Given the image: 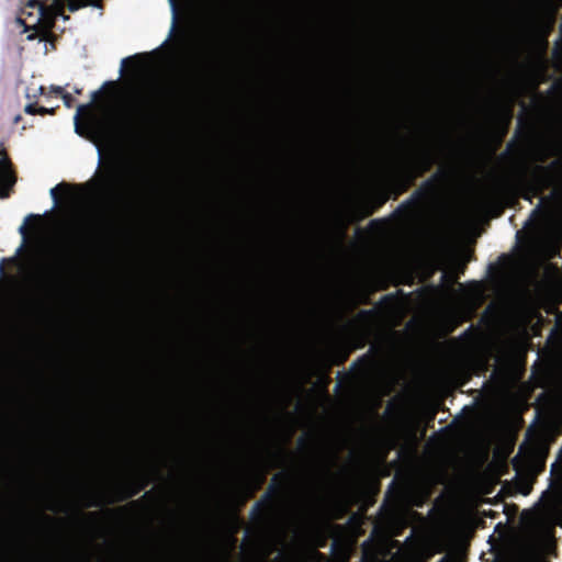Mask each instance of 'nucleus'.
I'll use <instances>...</instances> for the list:
<instances>
[{"mask_svg": "<svg viewBox=\"0 0 562 562\" xmlns=\"http://www.w3.org/2000/svg\"><path fill=\"white\" fill-rule=\"evenodd\" d=\"M562 191L559 187L540 194L538 205L525 223L529 234L530 256L540 262L561 257L562 247Z\"/></svg>", "mask_w": 562, "mask_h": 562, "instance_id": "f257e3e1", "label": "nucleus"}, {"mask_svg": "<svg viewBox=\"0 0 562 562\" xmlns=\"http://www.w3.org/2000/svg\"><path fill=\"white\" fill-rule=\"evenodd\" d=\"M554 529H495L498 538H508L513 562H544L553 549Z\"/></svg>", "mask_w": 562, "mask_h": 562, "instance_id": "f03ea898", "label": "nucleus"}, {"mask_svg": "<svg viewBox=\"0 0 562 562\" xmlns=\"http://www.w3.org/2000/svg\"><path fill=\"white\" fill-rule=\"evenodd\" d=\"M90 104H80L77 108L74 116L75 132L95 145L101 160L100 143L104 140L111 133L112 120L110 116L105 117H89L86 124L80 122V117L85 112H90Z\"/></svg>", "mask_w": 562, "mask_h": 562, "instance_id": "7ed1b4c3", "label": "nucleus"}, {"mask_svg": "<svg viewBox=\"0 0 562 562\" xmlns=\"http://www.w3.org/2000/svg\"><path fill=\"white\" fill-rule=\"evenodd\" d=\"M536 519L537 524L522 527H562V492L546 491L539 501ZM494 527H508L502 521Z\"/></svg>", "mask_w": 562, "mask_h": 562, "instance_id": "20e7f679", "label": "nucleus"}, {"mask_svg": "<svg viewBox=\"0 0 562 562\" xmlns=\"http://www.w3.org/2000/svg\"><path fill=\"white\" fill-rule=\"evenodd\" d=\"M68 1V8L70 11H77L80 8L83 7H95V8H102L100 0H67ZM66 0H31L29 2V7L34 8L37 10V22L45 19L46 14L48 13L49 5L52 7V13L55 15H59L60 11L63 10L65 5Z\"/></svg>", "mask_w": 562, "mask_h": 562, "instance_id": "39448f33", "label": "nucleus"}, {"mask_svg": "<svg viewBox=\"0 0 562 562\" xmlns=\"http://www.w3.org/2000/svg\"><path fill=\"white\" fill-rule=\"evenodd\" d=\"M117 527H250L249 525H117ZM252 527H358L349 524L333 525H254Z\"/></svg>", "mask_w": 562, "mask_h": 562, "instance_id": "423d86ee", "label": "nucleus"}, {"mask_svg": "<svg viewBox=\"0 0 562 562\" xmlns=\"http://www.w3.org/2000/svg\"><path fill=\"white\" fill-rule=\"evenodd\" d=\"M15 182V176L12 170L11 162L7 158L0 159V196L4 198L8 194L5 190L10 189Z\"/></svg>", "mask_w": 562, "mask_h": 562, "instance_id": "0eeeda50", "label": "nucleus"}, {"mask_svg": "<svg viewBox=\"0 0 562 562\" xmlns=\"http://www.w3.org/2000/svg\"><path fill=\"white\" fill-rule=\"evenodd\" d=\"M64 270L65 265L61 261L56 262L47 269L44 278V285L46 290H50L59 282L64 274Z\"/></svg>", "mask_w": 562, "mask_h": 562, "instance_id": "6e6552de", "label": "nucleus"}, {"mask_svg": "<svg viewBox=\"0 0 562 562\" xmlns=\"http://www.w3.org/2000/svg\"><path fill=\"white\" fill-rule=\"evenodd\" d=\"M33 217H35V215H33V214L27 215L25 217L23 224L19 227V233L22 236V243L16 250L18 255L24 250V248L27 244V224H29V221Z\"/></svg>", "mask_w": 562, "mask_h": 562, "instance_id": "1a4fd4ad", "label": "nucleus"}, {"mask_svg": "<svg viewBox=\"0 0 562 562\" xmlns=\"http://www.w3.org/2000/svg\"><path fill=\"white\" fill-rule=\"evenodd\" d=\"M552 473L555 474L557 480H559L562 475V446L558 448L555 452V461L552 464L551 469Z\"/></svg>", "mask_w": 562, "mask_h": 562, "instance_id": "9d476101", "label": "nucleus"}, {"mask_svg": "<svg viewBox=\"0 0 562 562\" xmlns=\"http://www.w3.org/2000/svg\"><path fill=\"white\" fill-rule=\"evenodd\" d=\"M146 58H147V54L146 53L145 54H136L134 56L123 58L122 61H121V67H120V75L123 76V74L125 71L126 64L128 61L137 60V59H146Z\"/></svg>", "mask_w": 562, "mask_h": 562, "instance_id": "9b49d317", "label": "nucleus"}, {"mask_svg": "<svg viewBox=\"0 0 562 562\" xmlns=\"http://www.w3.org/2000/svg\"><path fill=\"white\" fill-rule=\"evenodd\" d=\"M25 112L27 114H36V113H40V114H45V113H52L53 110H48L46 108H37L36 104H33V103H30L25 106Z\"/></svg>", "mask_w": 562, "mask_h": 562, "instance_id": "f8f14e48", "label": "nucleus"}, {"mask_svg": "<svg viewBox=\"0 0 562 562\" xmlns=\"http://www.w3.org/2000/svg\"><path fill=\"white\" fill-rule=\"evenodd\" d=\"M372 527H408L407 525H378L374 524ZM418 527H468L467 525H419Z\"/></svg>", "mask_w": 562, "mask_h": 562, "instance_id": "ddd939ff", "label": "nucleus"}, {"mask_svg": "<svg viewBox=\"0 0 562 562\" xmlns=\"http://www.w3.org/2000/svg\"><path fill=\"white\" fill-rule=\"evenodd\" d=\"M55 92L61 95L64 103L67 108L72 106L74 98L71 97L70 93H65L61 87L55 88Z\"/></svg>", "mask_w": 562, "mask_h": 562, "instance_id": "4468645a", "label": "nucleus"}, {"mask_svg": "<svg viewBox=\"0 0 562 562\" xmlns=\"http://www.w3.org/2000/svg\"><path fill=\"white\" fill-rule=\"evenodd\" d=\"M561 52H562V23L558 27V35L555 38L554 53H555L557 58H559Z\"/></svg>", "mask_w": 562, "mask_h": 562, "instance_id": "2eb2a0df", "label": "nucleus"}, {"mask_svg": "<svg viewBox=\"0 0 562 562\" xmlns=\"http://www.w3.org/2000/svg\"><path fill=\"white\" fill-rule=\"evenodd\" d=\"M115 86V82L113 81H106L103 83L102 88L100 90H95V91H92L91 92V102H94L99 99L101 92H102V89L106 88V87H114Z\"/></svg>", "mask_w": 562, "mask_h": 562, "instance_id": "dca6fc26", "label": "nucleus"}, {"mask_svg": "<svg viewBox=\"0 0 562 562\" xmlns=\"http://www.w3.org/2000/svg\"><path fill=\"white\" fill-rule=\"evenodd\" d=\"M170 2V5H171V10H172V25H171V30H170V35L173 33L175 31V27H176V23H177V4H176V0H169Z\"/></svg>", "mask_w": 562, "mask_h": 562, "instance_id": "f3484780", "label": "nucleus"}, {"mask_svg": "<svg viewBox=\"0 0 562 562\" xmlns=\"http://www.w3.org/2000/svg\"><path fill=\"white\" fill-rule=\"evenodd\" d=\"M58 189H59V186L54 187V188L50 189V196H52V200L54 202V207H56L58 205V203H59Z\"/></svg>", "mask_w": 562, "mask_h": 562, "instance_id": "a211bd4d", "label": "nucleus"}, {"mask_svg": "<svg viewBox=\"0 0 562 562\" xmlns=\"http://www.w3.org/2000/svg\"><path fill=\"white\" fill-rule=\"evenodd\" d=\"M7 446H8L7 437L0 436V458H1V461H4L3 450H4V448H7Z\"/></svg>", "mask_w": 562, "mask_h": 562, "instance_id": "6ab92c4d", "label": "nucleus"}, {"mask_svg": "<svg viewBox=\"0 0 562 562\" xmlns=\"http://www.w3.org/2000/svg\"><path fill=\"white\" fill-rule=\"evenodd\" d=\"M120 182H121V179H119V177H116V176L115 177L113 176L112 179L110 180L109 186L111 187V189H115L116 187H119Z\"/></svg>", "mask_w": 562, "mask_h": 562, "instance_id": "aec40b11", "label": "nucleus"}, {"mask_svg": "<svg viewBox=\"0 0 562 562\" xmlns=\"http://www.w3.org/2000/svg\"><path fill=\"white\" fill-rule=\"evenodd\" d=\"M562 327V315L561 314H558L557 315V323H555V329L557 330H560Z\"/></svg>", "mask_w": 562, "mask_h": 562, "instance_id": "412c9836", "label": "nucleus"}, {"mask_svg": "<svg viewBox=\"0 0 562 562\" xmlns=\"http://www.w3.org/2000/svg\"><path fill=\"white\" fill-rule=\"evenodd\" d=\"M4 273V259L0 261V274Z\"/></svg>", "mask_w": 562, "mask_h": 562, "instance_id": "4be33fe9", "label": "nucleus"}, {"mask_svg": "<svg viewBox=\"0 0 562 562\" xmlns=\"http://www.w3.org/2000/svg\"><path fill=\"white\" fill-rule=\"evenodd\" d=\"M75 92H76V93H80V92H81V90L76 88V89H75Z\"/></svg>", "mask_w": 562, "mask_h": 562, "instance_id": "5701e85b", "label": "nucleus"}]
</instances>
